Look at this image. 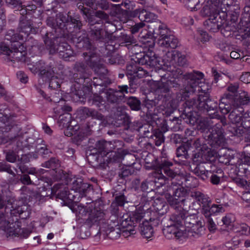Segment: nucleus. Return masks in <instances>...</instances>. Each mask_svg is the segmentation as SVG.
Returning <instances> with one entry per match:
<instances>
[{
    "label": "nucleus",
    "instance_id": "f03ea898",
    "mask_svg": "<svg viewBox=\"0 0 250 250\" xmlns=\"http://www.w3.org/2000/svg\"><path fill=\"white\" fill-rule=\"evenodd\" d=\"M218 103L209 99L208 94H200L197 97L186 100L181 108V117L187 124L194 125L197 122V112L209 113L218 112Z\"/></svg>",
    "mask_w": 250,
    "mask_h": 250
},
{
    "label": "nucleus",
    "instance_id": "72a5a7b5",
    "mask_svg": "<svg viewBox=\"0 0 250 250\" xmlns=\"http://www.w3.org/2000/svg\"><path fill=\"white\" fill-rule=\"evenodd\" d=\"M140 230L141 234L146 238H150L153 233V229L151 227V224H149L147 221L143 222L141 225Z\"/></svg>",
    "mask_w": 250,
    "mask_h": 250
},
{
    "label": "nucleus",
    "instance_id": "4c0bfd02",
    "mask_svg": "<svg viewBox=\"0 0 250 250\" xmlns=\"http://www.w3.org/2000/svg\"><path fill=\"white\" fill-rule=\"evenodd\" d=\"M207 211V213L203 214L205 217H211L212 215L224 212V209L221 205L213 204L211 206L210 205L208 207Z\"/></svg>",
    "mask_w": 250,
    "mask_h": 250
},
{
    "label": "nucleus",
    "instance_id": "dca6fc26",
    "mask_svg": "<svg viewBox=\"0 0 250 250\" xmlns=\"http://www.w3.org/2000/svg\"><path fill=\"white\" fill-rule=\"evenodd\" d=\"M52 192L56 195L57 198L63 200L66 199H71V198H73L72 200H75L76 196L78 195L77 194L71 197V194L69 193L67 187L61 183L56 184L53 186L52 188Z\"/></svg>",
    "mask_w": 250,
    "mask_h": 250
},
{
    "label": "nucleus",
    "instance_id": "ea45409f",
    "mask_svg": "<svg viewBox=\"0 0 250 250\" xmlns=\"http://www.w3.org/2000/svg\"><path fill=\"white\" fill-rule=\"evenodd\" d=\"M56 69L53 71V74L48 75L46 78L49 79V86L53 89H56L60 88V79L58 77L55 76V71Z\"/></svg>",
    "mask_w": 250,
    "mask_h": 250
},
{
    "label": "nucleus",
    "instance_id": "39448f33",
    "mask_svg": "<svg viewBox=\"0 0 250 250\" xmlns=\"http://www.w3.org/2000/svg\"><path fill=\"white\" fill-rule=\"evenodd\" d=\"M172 166V162L166 158H162L157 160L156 164L153 166L156 175L152 182L156 184L157 187L164 185L168 179L167 177L173 179L179 175L177 172L170 168Z\"/></svg>",
    "mask_w": 250,
    "mask_h": 250
},
{
    "label": "nucleus",
    "instance_id": "aec40b11",
    "mask_svg": "<svg viewBox=\"0 0 250 250\" xmlns=\"http://www.w3.org/2000/svg\"><path fill=\"white\" fill-rule=\"evenodd\" d=\"M191 196L195 198L197 201L202 207L201 212L202 214L207 213V209L211 204V200L200 191H193L191 193Z\"/></svg>",
    "mask_w": 250,
    "mask_h": 250
},
{
    "label": "nucleus",
    "instance_id": "473e14b6",
    "mask_svg": "<svg viewBox=\"0 0 250 250\" xmlns=\"http://www.w3.org/2000/svg\"><path fill=\"white\" fill-rule=\"evenodd\" d=\"M154 210L160 215H163L167 212L168 206L164 201L156 199L153 205Z\"/></svg>",
    "mask_w": 250,
    "mask_h": 250
},
{
    "label": "nucleus",
    "instance_id": "c03bdc74",
    "mask_svg": "<svg viewBox=\"0 0 250 250\" xmlns=\"http://www.w3.org/2000/svg\"><path fill=\"white\" fill-rule=\"evenodd\" d=\"M116 38H117L119 41L122 42V43L125 42L128 43L127 45H128L134 43L136 42L135 39L132 35H128L125 33H121V35L118 37H115V38H113L112 41L116 39Z\"/></svg>",
    "mask_w": 250,
    "mask_h": 250
},
{
    "label": "nucleus",
    "instance_id": "774afa93",
    "mask_svg": "<svg viewBox=\"0 0 250 250\" xmlns=\"http://www.w3.org/2000/svg\"><path fill=\"white\" fill-rule=\"evenodd\" d=\"M13 53V49H10L9 46L5 43L2 42L0 44V54L11 56Z\"/></svg>",
    "mask_w": 250,
    "mask_h": 250
},
{
    "label": "nucleus",
    "instance_id": "2eb2a0df",
    "mask_svg": "<svg viewBox=\"0 0 250 250\" xmlns=\"http://www.w3.org/2000/svg\"><path fill=\"white\" fill-rule=\"evenodd\" d=\"M136 59L137 61L135 62L139 64L148 65L150 67H156L159 64L158 58L152 52L147 54L144 53L137 54Z\"/></svg>",
    "mask_w": 250,
    "mask_h": 250
},
{
    "label": "nucleus",
    "instance_id": "a211bd4d",
    "mask_svg": "<svg viewBox=\"0 0 250 250\" xmlns=\"http://www.w3.org/2000/svg\"><path fill=\"white\" fill-rule=\"evenodd\" d=\"M90 185L87 183H83L81 178H77L74 180L71 185V189L75 193H78V199L82 198L85 195V193L90 188Z\"/></svg>",
    "mask_w": 250,
    "mask_h": 250
},
{
    "label": "nucleus",
    "instance_id": "6e6552de",
    "mask_svg": "<svg viewBox=\"0 0 250 250\" xmlns=\"http://www.w3.org/2000/svg\"><path fill=\"white\" fill-rule=\"evenodd\" d=\"M55 20L56 28H57L58 35L65 36L69 33H72L75 30H80L82 23L79 20L72 17L68 15L59 13L56 15Z\"/></svg>",
    "mask_w": 250,
    "mask_h": 250
},
{
    "label": "nucleus",
    "instance_id": "f257e3e1",
    "mask_svg": "<svg viewBox=\"0 0 250 250\" xmlns=\"http://www.w3.org/2000/svg\"><path fill=\"white\" fill-rule=\"evenodd\" d=\"M108 17V15L104 11H96L95 16H89L88 18L89 26L88 35L85 31H83L77 33L72 38L73 42L79 48H83L87 51L83 53L86 63L99 75H105L107 70L103 65L98 63V56L95 51V48L90 43L89 39L94 42H104V45L107 42L109 43H112L113 38H115V36L109 34L108 29L104 31L102 28V20H107Z\"/></svg>",
    "mask_w": 250,
    "mask_h": 250
},
{
    "label": "nucleus",
    "instance_id": "58836bf2",
    "mask_svg": "<svg viewBox=\"0 0 250 250\" xmlns=\"http://www.w3.org/2000/svg\"><path fill=\"white\" fill-rule=\"evenodd\" d=\"M200 13L203 17H209V18L219 14L216 10H215L208 3L204 6Z\"/></svg>",
    "mask_w": 250,
    "mask_h": 250
},
{
    "label": "nucleus",
    "instance_id": "423d86ee",
    "mask_svg": "<svg viewBox=\"0 0 250 250\" xmlns=\"http://www.w3.org/2000/svg\"><path fill=\"white\" fill-rule=\"evenodd\" d=\"M48 33L45 34L43 41L51 54L58 52L60 58L65 61H69L70 58L74 57V52L67 43L62 42V38L58 37L51 39Z\"/></svg>",
    "mask_w": 250,
    "mask_h": 250
},
{
    "label": "nucleus",
    "instance_id": "338daca9",
    "mask_svg": "<svg viewBox=\"0 0 250 250\" xmlns=\"http://www.w3.org/2000/svg\"><path fill=\"white\" fill-rule=\"evenodd\" d=\"M132 173L131 169L126 167L123 166L118 172L119 177L124 179L131 175Z\"/></svg>",
    "mask_w": 250,
    "mask_h": 250
},
{
    "label": "nucleus",
    "instance_id": "9b49d317",
    "mask_svg": "<svg viewBox=\"0 0 250 250\" xmlns=\"http://www.w3.org/2000/svg\"><path fill=\"white\" fill-rule=\"evenodd\" d=\"M75 73L73 75V78L75 82L80 85H85L86 81L90 79L88 77L89 73L88 72L87 66L83 62H76L73 67Z\"/></svg>",
    "mask_w": 250,
    "mask_h": 250
},
{
    "label": "nucleus",
    "instance_id": "c9c22d12",
    "mask_svg": "<svg viewBox=\"0 0 250 250\" xmlns=\"http://www.w3.org/2000/svg\"><path fill=\"white\" fill-rule=\"evenodd\" d=\"M158 23L159 24L158 28L153 30L154 35H159L160 39H164L170 35L169 30L165 25L161 24L160 22H158Z\"/></svg>",
    "mask_w": 250,
    "mask_h": 250
},
{
    "label": "nucleus",
    "instance_id": "0e129e2a",
    "mask_svg": "<svg viewBox=\"0 0 250 250\" xmlns=\"http://www.w3.org/2000/svg\"><path fill=\"white\" fill-rule=\"evenodd\" d=\"M85 93L84 92L81 90L78 89L76 90L75 91L73 94V98L74 100L77 102H83L84 99Z\"/></svg>",
    "mask_w": 250,
    "mask_h": 250
},
{
    "label": "nucleus",
    "instance_id": "4468645a",
    "mask_svg": "<svg viewBox=\"0 0 250 250\" xmlns=\"http://www.w3.org/2000/svg\"><path fill=\"white\" fill-rule=\"evenodd\" d=\"M225 21V19L224 18L222 19L219 14L209 18L204 21V25L208 30L216 32L220 29Z\"/></svg>",
    "mask_w": 250,
    "mask_h": 250
},
{
    "label": "nucleus",
    "instance_id": "3c124183",
    "mask_svg": "<svg viewBox=\"0 0 250 250\" xmlns=\"http://www.w3.org/2000/svg\"><path fill=\"white\" fill-rule=\"evenodd\" d=\"M176 55H178V51L175 50L168 51L163 56V60L167 62L174 64V62L176 61Z\"/></svg>",
    "mask_w": 250,
    "mask_h": 250
},
{
    "label": "nucleus",
    "instance_id": "e2e57ef3",
    "mask_svg": "<svg viewBox=\"0 0 250 250\" xmlns=\"http://www.w3.org/2000/svg\"><path fill=\"white\" fill-rule=\"evenodd\" d=\"M184 3L191 10H196L198 8L199 0H184Z\"/></svg>",
    "mask_w": 250,
    "mask_h": 250
},
{
    "label": "nucleus",
    "instance_id": "603ef678",
    "mask_svg": "<svg viewBox=\"0 0 250 250\" xmlns=\"http://www.w3.org/2000/svg\"><path fill=\"white\" fill-rule=\"evenodd\" d=\"M150 137L154 140L155 144L157 146H160L164 142L163 133L159 130H155Z\"/></svg>",
    "mask_w": 250,
    "mask_h": 250
},
{
    "label": "nucleus",
    "instance_id": "79ce46f5",
    "mask_svg": "<svg viewBox=\"0 0 250 250\" xmlns=\"http://www.w3.org/2000/svg\"><path fill=\"white\" fill-rule=\"evenodd\" d=\"M127 104L132 110L138 111L141 109V101L135 97H129L127 99Z\"/></svg>",
    "mask_w": 250,
    "mask_h": 250
},
{
    "label": "nucleus",
    "instance_id": "de8ad7c7",
    "mask_svg": "<svg viewBox=\"0 0 250 250\" xmlns=\"http://www.w3.org/2000/svg\"><path fill=\"white\" fill-rule=\"evenodd\" d=\"M92 104L95 105L99 108L100 110L102 109L105 107V101L104 98L100 95H94L91 99Z\"/></svg>",
    "mask_w": 250,
    "mask_h": 250
},
{
    "label": "nucleus",
    "instance_id": "cd10ccee",
    "mask_svg": "<svg viewBox=\"0 0 250 250\" xmlns=\"http://www.w3.org/2000/svg\"><path fill=\"white\" fill-rule=\"evenodd\" d=\"M166 198L170 206L175 209V212L184 210L181 206L182 205L184 206L185 203L179 199H176V196L173 194L171 195L169 194H167Z\"/></svg>",
    "mask_w": 250,
    "mask_h": 250
},
{
    "label": "nucleus",
    "instance_id": "09e8293b",
    "mask_svg": "<svg viewBox=\"0 0 250 250\" xmlns=\"http://www.w3.org/2000/svg\"><path fill=\"white\" fill-rule=\"evenodd\" d=\"M187 190L184 187L179 185L174 189L173 194L175 195V196L179 198V199L182 200L184 203H186L187 201L185 199V196L187 195Z\"/></svg>",
    "mask_w": 250,
    "mask_h": 250
},
{
    "label": "nucleus",
    "instance_id": "13d9d810",
    "mask_svg": "<svg viewBox=\"0 0 250 250\" xmlns=\"http://www.w3.org/2000/svg\"><path fill=\"white\" fill-rule=\"evenodd\" d=\"M4 153L5 155V160L11 163L16 162L17 158H19V156L13 150H5Z\"/></svg>",
    "mask_w": 250,
    "mask_h": 250
},
{
    "label": "nucleus",
    "instance_id": "a19ab883",
    "mask_svg": "<svg viewBox=\"0 0 250 250\" xmlns=\"http://www.w3.org/2000/svg\"><path fill=\"white\" fill-rule=\"evenodd\" d=\"M107 236L111 239H116L120 237L121 235L120 227L115 225V227H109L106 230Z\"/></svg>",
    "mask_w": 250,
    "mask_h": 250
},
{
    "label": "nucleus",
    "instance_id": "864d4df0",
    "mask_svg": "<svg viewBox=\"0 0 250 250\" xmlns=\"http://www.w3.org/2000/svg\"><path fill=\"white\" fill-rule=\"evenodd\" d=\"M194 223H192L191 226H188V228H190L191 230L197 234H201L204 230V228L201 222H197L195 219L192 220Z\"/></svg>",
    "mask_w": 250,
    "mask_h": 250
},
{
    "label": "nucleus",
    "instance_id": "4be33fe9",
    "mask_svg": "<svg viewBox=\"0 0 250 250\" xmlns=\"http://www.w3.org/2000/svg\"><path fill=\"white\" fill-rule=\"evenodd\" d=\"M33 67L36 72H39L41 76L45 77L48 75H50L51 74H53V71L56 69L55 67H53L51 63L46 65L42 61H40L36 62Z\"/></svg>",
    "mask_w": 250,
    "mask_h": 250
},
{
    "label": "nucleus",
    "instance_id": "7ed1b4c3",
    "mask_svg": "<svg viewBox=\"0 0 250 250\" xmlns=\"http://www.w3.org/2000/svg\"><path fill=\"white\" fill-rule=\"evenodd\" d=\"M123 142L120 140H113L107 142L104 140L98 141L95 144L94 149L95 153H98L103 156L107 155L111 152L112 156L110 158L111 161L114 162L120 163L124 158L125 155L124 151L122 150Z\"/></svg>",
    "mask_w": 250,
    "mask_h": 250
},
{
    "label": "nucleus",
    "instance_id": "c85d7f7f",
    "mask_svg": "<svg viewBox=\"0 0 250 250\" xmlns=\"http://www.w3.org/2000/svg\"><path fill=\"white\" fill-rule=\"evenodd\" d=\"M159 43L161 46L175 49L178 46L179 41L174 35L170 34L164 39H159Z\"/></svg>",
    "mask_w": 250,
    "mask_h": 250
},
{
    "label": "nucleus",
    "instance_id": "2f4dec72",
    "mask_svg": "<svg viewBox=\"0 0 250 250\" xmlns=\"http://www.w3.org/2000/svg\"><path fill=\"white\" fill-rule=\"evenodd\" d=\"M241 126H237L236 125L233 124L228 127V131L231 134V136H240L243 133L247 132L246 136L249 133H250V128H246L242 125L241 123Z\"/></svg>",
    "mask_w": 250,
    "mask_h": 250
},
{
    "label": "nucleus",
    "instance_id": "412c9836",
    "mask_svg": "<svg viewBox=\"0 0 250 250\" xmlns=\"http://www.w3.org/2000/svg\"><path fill=\"white\" fill-rule=\"evenodd\" d=\"M209 117L213 120V125L211 127V130L217 132L223 133V126L227 125V120L225 117H222L219 114L209 113Z\"/></svg>",
    "mask_w": 250,
    "mask_h": 250
},
{
    "label": "nucleus",
    "instance_id": "c756f323",
    "mask_svg": "<svg viewBox=\"0 0 250 250\" xmlns=\"http://www.w3.org/2000/svg\"><path fill=\"white\" fill-rule=\"evenodd\" d=\"M244 111V109L242 107H234L233 106L232 110L230 112L229 115V119L232 123L235 124L239 123L241 121H242L244 114L241 115V113Z\"/></svg>",
    "mask_w": 250,
    "mask_h": 250
},
{
    "label": "nucleus",
    "instance_id": "37998d69",
    "mask_svg": "<svg viewBox=\"0 0 250 250\" xmlns=\"http://www.w3.org/2000/svg\"><path fill=\"white\" fill-rule=\"evenodd\" d=\"M140 21L146 22H153L157 19V16L153 13L148 12L144 9L141 14Z\"/></svg>",
    "mask_w": 250,
    "mask_h": 250
},
{
    "label": "nucleus",
    "instance_id": "0eeeda50",
    "mask_svg": "<svg viewBox=\"0 0 250 250\" xmlns=\"http://www.w3.org/2000/svg\"><path fill=\"white\" fill-rule=\"evenodd\" d=\"M184 212H174L169 217L168 224L163 229L165 236L170 239L173 237L179 239L185 234V228L183 225Z\"/></svg>",
    "mask_w": 250,
    "mask_h": 250
},
{
    "label": "nucleus",
    "instance_id": "f704fd0d",
    "mask_svg": "<svg viewBox=\"0 0 250 250\" xmlns=\"http://www.w3.org/2000/svg\"><path fill=\"white\" fill-rule=\"evenodd\" d=\"M10 230L9 231V236H20L23 238H27L31 233V231L27 229H22L19 228L18 223H16L15 228Z\"/></svg>",
    "mask_w": 250,
    "mask_h": 250
},
{
    "label": "nucleus",
    "instance_id": "bf43d9fd",
    "mask_svg": "<svg viewBox=\"0 0 250 250\" xmlns=\"http://www.w3.org/2000/svg\"><path fill=\"white\" fill-rule=\"evenodd\" d=\"M14 201V198L11 196H5L4 195L0 194V209L5 206L6 203L7 204L12 205Z\"/></svg>",
    "mask_w": 250,
    "mask_h": 250
},
{
    "label": "nucleus",
    "instance_id": "5701e85b",
    "mask_svg": "<svg viewBox=\"0 0 250 250\" xmlns=\"http://www.w3.org/2000/svg\"><path fill=\"white\" fill-rule=\"evenodd\" d=\"M105 50H108L107 52V56H104L102 58V61L110 64H115L117 63H119V59L117 57H115V56H110L111 52L113 51L115 49V47L113 45L109 44V42H107L105 44L104 47ZM99 58L98 63L101 64L100 62H101V58ZM104 67L105 68L103 64Z\"/></svg>",
    "mask_w": 250,
    "mask_h": 250
},
{
    "label": "nucleus",
    "instance_id": "ddd939ff",
    "mask_svg": "<svg viewBox=\"0 0 250 250\" xmlns=\"http://www.w3.org/2000/svg\"><path fill=\"white\" fill-rule=\"evenodd\" d=\"M117 225L119 226V224H120V229H123L124 236H127L136 233L135 230L134 229L135 225L128 214L123 215L122 217L120 218L119 220H117Z\"/></svg>",
    "mask_w": 250,
    "mask_h": 250
},
{
    "label": "nucleus",
    "instance_id": "680f3d73",
    "mask_svg": "<svg viewBox=\"0 0 250 250\" xmlns=\"http://www.w3.org/2000/svg\"><path fill=\"white\" fill-rule=\"evenodd\" d=\"M176 155L178 157H183L187 159L188 157L187 146H181L177 148Z\"/></svg>",
    "mask_w": 250,
    "mask_h": 250
},
{
    "label": "nucleus",
    "instance_id": "69168bd1",
    "mask_svg": "<svg viewBox=\"0 0 250 250\" xmlns=\"http://www.w3.org/2000/svg\"><path fill=\"white\" fill-rule=\"evenodd\" d=\"M138 66L136 63H134V62H131L126 66V74L127 75H130L131 76L134 77V75L136 73V72L138 68Z\"/></svg>",
    "mask_w": 250,
    "mask_h": 250
},
{
    "label": "nucleus",
    "instance_id": "a18cd8bd",
    "mask_svg": "<svg viewBox=\"0 0 250 250\" xmlns=\"http://www.w3.org/2000/svg\"><path fill=\"white\" fill-rule=\"evenodd\" d=\"M71 115L68 113H65L59 116L58 123L59 126L62 127L68 126L69 124H71Z\"/></svg>",
    "mask_w": 250,
    "mask_h": 250
},
{
    "label": "nucleus",
    "instance_id": "49530a36",
    "mask_svg": "<svg viewBox=\"0 0 250 250\" xmlns=\"http://www.w3.org/2000/svg\"><path fill=\"white\" fill-rule=\"evenodd\" d=\"M22 35L15 32L14 30H9L5 36V39L11 41V42H17L18 41L22 40Z\"/></svg>",
    "mask_w": 250,
    "mask_h": 250
},
{
    "label": "nucleus",
    "instance_id": "e433bc0d",
    "mask_svg": "<svg viewBox=\"0 0 250 250\" xmlns=\"http://www.w3.org/2000/svg\"><path fill=\"white\" fill-rule=\"evenodd\" d=\"M213 123L214 122L210 117L207 118L199 122L198 128L202 131H205L207 129L208 130V131H209V129H211L210 127L213 125Z\"/></svg>",
    "mask_w": 250,
    "mask_h": 250
},
{
    "label": "nucleus",
    "instance_id": "1a4fd4ad",
    "mask_svg": "<svg viewBox=\"0 0 250 250\" xmlns=\"http://www.w3.org/2000/svg\"><path fill=\"white\" fill-rule=\"evenodd\" d=\"M204 75L202 73L197 71H193L192 73H187L184 75L185 79L188 81L187 85L184 90L180 91L178 96V99L180 101L185 100L187 98L193 94L196 87L199 90L198 86L200 80L203 78Z\"/></svg>",
    "mask_w": 250,
    "mask_h": 250
},
{
    "label": "nucleus",
    "instance_id": "5fc2aeb1",
    "mask_svg": "<svg viewBox=\"0 0 250 250\" xmlns=\"http://www.w3.org/2000/svg\"><path fill=\"white\" fill-rule=\"evenodd\" d=\"M42 166L46 168L54 169L60 166V163L58 159L55 157H52L49 160L42 163Z\"/></svg>",
    "mask_w": 250,
    "mask_h": 250
},
{
    "label": "nucleus",
    "instance_id": "f3484780",
    "mask_svg": "<svg viewBox=\"0 0 250 250\" xmlns=\"http://www.w3.org/2000/svg\"><path fill=\"white\" fill-rule=\"evenodd\" d=\"M204 138L205 140L208 142L210 146L216 147L219 146L223 142V137L222 132L213 131L211 130L207 132L204 134Z\"/></svg>",
    "mask_w": 250,
    "mask_h": 250
},
{
    "label": "nucleus",
    "instance_id": "bb28decb",
    "mask_svg": "<svg viewBox=\"0 0 250 250\" xmlns=\"http://www.w3.org/2000/svg\"><path fill=\"white\" fill-rule=\"evenodd\" d=\"M92 208L91 206H85L80 204L77 205L76 207L73 208L72 210L74 212H75L76 215L79 219H82L84 221V219L86 218Z\"/></svg>",
    "mask_w": 250,
    "mask_h": 250
},
{
    "label": "nucleus",
    "instance_id": "6ab92c4d",
    "mask_svg": "<svg viewBox=\"0 0 250 250\" xmlns=\"http://www.w3.org/2000/svg\"><path fill=\"white\" fill-rule=\"evenodd\" d=\"M32 25V22L30 20L27 19L20 20L18 30L20 34L22 35V40L28 37L30 33L35 32V29Z\"/></svg>",
    "mask_w": 250,
    "mask_h": 250
},
{
    "label": "nucleus",
    "instance_id": "20e7f679",
    "mask_svg": "<svg viewBox=\"0 0 250 250\" xmlns=\"http://www.w3.org/2000/svg\"><path fill=\"white\" fill-rule=\"evenodd\" d=\"M169 89L164 85L163 83H158L157 87L155 90V95L153 100L146 99L145 101L144 104L147 108L146 115L150 117L151 123H155L159 120L158 115L153 113L155 107L157 105H162L164 103H166L167 98L168 97Z\"/></svg>",
    "mask_w": 250,
    "mask_h": 250
},
{
    "label": "nucleus",
    "instance_id": "8fccbe9b",
    "mask_svg": "<svg viewBox=\"0 0 250 250\" xmlns=\"http://www.w3.org/2000/svg\"><path fill=\"white\" fill-rule=\"evenodd\" d=\"M164 108H163V114L167 117L169 116L172 114L175 110L176 109L177 105L175 104V102L172 100L168 102L167 106L163 105Z\"/></svg>",
    "mask_w": 250,
    "mask_h": 250
},
{
    "label": "nucleus",
    "instance_id": "f8f14e48",
    "mask_svg": "<svg viewBox=\"0 0 250 250\" xmlns=\"http://www.w3.org/2000/svg\"><path fill=\"white\" fill-rule=\"evenodd\" d=\"M105 214L101 209L95 208H92L86 218L84 219V223L89 227L96 226L98 227L102 223H104Z\"/></svg>",
    "mask_w": 250,
    "mask_h": 250
},
{
    "label": "nucleus",
    "instance_id": "b1692460",
    "mask_svg": "<svg viewBox=\"0 0 250 250\" xmlns=\"http://www.w3.org/2000/svg\"><path fill=\"white\" fill-rule=\"evenodd\" d=\"M25 54L23 46L20 42H17V44L14 45L13 53L10 56L9 60L11 62L24 61Z\"/></svg>",
    "mask_w": 250,
    "mask_h": 250
},
{
    "label": "nucleus",
    "instance_id": "7c9ffc66",
    "mask_svg": "<svg viewBox=\"0 0 250 250\" xmlns=\"http://www.w3.org/2000/svg\"><path fill=\"white\" fill-rule=\"evenodd\" d=\"M120 93L113 89H109L105 92V97L107 102L110 104H118L122 101Z\"/></svg>",
    "mask_w": 250,
    "mask_h": 250
},
{
    "label": "nucleus",
    "instance_id": "a878e982",
    "mask_svg": "<svg viewBox=\"0 0 250 250\" xmlns=\"http://www.w3.org/2000/svg\"><path fill=\"white\" fill-rule=\"evenodd\" d=\"M250 102V97L248 93L245 91H242L235 95L232 104L234 107H242V105L247 104Z\"/></svg>",
    "mask_w": 250,
    "mask_h": 250
},
{
    "label": "nucleus",
    "instance_id": "9d476101",
    "mask_svg": "<svg viewBox=\"0 0 250 250\" xmlns=\"http://www.w3.org/2000/svg\"><path fill=\"white\" fill-rule=\"evenodd\" d=\"M7 207L5 208V213L0 211V228L6 231L9 234L10 230L13 228H15L16 222L18 219L16 217L17 214L20 215L22 212L19 210V208L17 209H13L10 210V212L6 211Z\"/></svg>",
    "mask_w": 250,
    "mask_h": 250
},
{
    "label": "nucleus",
    "instance_id": "6e6d98bb",
    "mask_svg": "<svg viewBox=\"0 0 250 250\" xmlns=\"http://www.w3.org/2000/svg\"><path fill=\"white\" fill-rule=\"evenodd\" d=\"M129 216L135 225V224L140 222L143 218L144 213L142 210L136 209L135 211L132 212Z\"/></svg>",
    "mask_w": 250,
    "mask_h": 250
},
{
    "label": "nucleus",
    "instance_id": "052dcab7",
    "mask_svg": "<svg viewBox=\"0 0 250 250\" xmlns=\"http://www.w3.org/2000/svg\"><path fill=\"white\" fill-rule=\"evenodd\" d=\"M11 165L7 164L6 162H0V172H6L12 175L13 177H15L16 176V174L11 169Z\"/></svg>",
    "mask_w": 250,
    "mask_h": 250
},
{
    "label": "nucleus",
    "instance_id": "4d7b16f0",
    "mask_svg": "<svg viewBox=\"0 0 250 250\" xmlns=\"http://www.w3.org/2000/svg\"><path fill=\"white\" fill-rule=\"evenodd\" d=\"M234 243V246H237L239 244V240L235 241L232 239L230 242L226 243V246L222 245L218 247H212L209 250H229L232 249L231 244Z\"/></svg>",
    "mask_w": 250,
    "mask_h": 250
},
{
    "label": "nucleus",
    "instance_id": "393cba45",
    "mask_svg": "<svg viewBox=\"0 0 250 250\" xmlns=\"http://www.w3.org/2000/svg\"><path fill=\"white\" fill-rule=\"evenodd\" d=\"M209 164L208 163H200L196 165V166L193 170V172L196 175L200 176L203 180H205L211 174L210 170L207 169V167Z\"/></svg>",
    "mask_w": 250,
    "mask_h": 250
}]
</instances>
